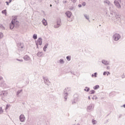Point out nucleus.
Returning <instances> with one entry per match:
<instances>
[{
  "instance_id": "1",
  "label": "nucleus",
  "mask_w": 125,
  "mask_h": 125,
  "mask_svg": "<svg viewBox=\"0 0 125 125\" xmlns=\"http://www.w3.org/2000/svg\"><path fill=\"white\" fill-rule=\"evenodd\" d=\"M19 23V21H17V20H16V18H15L12 20L11 23H10V29H11V30H12V29L14 28L15 25H17V26Z\"/></svg>"
},
{
  "instance_id": "2",
  "label": "nucleus",
  "mask_w": 125,
  "mask_h": 125,
  "mask_svg": "<svg viewBox=\"0 0 125 125\" xmlns=\"http://www.w3.org/2000/svg\"><path fill=\"white\" fill-rule=\"evenodd\" d=\"M71 92V88H65L63 91V94H64V101H67V97L68 96V94Z\"/></svg>"
},
{
  "instance_id": "3",
  "label": "nucleus",
  "mask_w": 125,
  "mask_h": 125,
  "mask_svg": "<svg viewBox=\"0 0 125 125\" xmlns=\"http://www.w3.org/2000/svg\"><path fill=\"white\" fill-rule=\"evenodd\" d=\"M121 35L119 33H115L112 36V39L115 42H118L121 39Z\"/></svg>"
},
{
  "instance_id": "4",
  "label": "nucleus",
  "mask_w": 125,
  "mask_h": 125,
  "mask_svg": "<svg viewBox=\"0 0 125 125\" xmlns=\"http://www.w3.org/2000/svg\"><path fill=\"white\" fill-rule=\"evenodd\" d=\"M111 15H113L112 20H116V21H119V20H121V18L120 17V16L119 15H117L116 13H111Z\"/></svg>"
},
{
  "instance_id": "5",
  "label": "nucleus",
  "mask_w": 125,
  "mask_h": 125,
  "mask_svg": "<svg viewBox=\"0 0 125 125\" xmlns=\"http://www.w3.org/2000/svg\"><path fill=\"white\" fill-rule=\"evenodd\" d=\"M93 109H94V104H91L87 106V112H91V111H93Z\"/></svg>"
},
{
  "instance_id": "6",
  "label": "nucleus",
  "mask_w": 125,
  "mask_h": 125,
  "mask_svg": "<svg viewBox=\"0 0 125 125\" xmlns=\"http://www.w3.org/2000/svg\"><path fill=\"white\" fill-rule=\"evenodd\" d=\"M19 120L21 123H25L26 121V117L24 114H21L19 116Z\"/></svg>"
},
{
  "instance_id": "7",
  "label": "nucleus",
  "mask_w": 125,
  "mask_h": 125,
  "mask_svg": "<svg viewBox=\"0 0 125 125\" xmlns=\"http://www.w3.org/2000/svg\"><path fill=\"white\" fill-rule=\"evenodd\" d=\"M2 100H4V98L7 96V92L6 91H2L0 94Z\"/></svg>"
},
{
  "instance_id": "8",
  "label": "nucleus",
  "mask_w": 125,
  "mask_h": 125,
  "mask_svg": "<svg viewBox=\"0 0 125 125\" xmlns=\"http://www.w3.org/2000/svg\"><path fill=\"white\" fill-rule=\"evenodd\" d=\"M43 80L44 83L47 84V85H49V84H50V82H49V79H48V77L43 76Z\"/></svg>"
},
{
  "instance_id": "9",
  "label": "nucleus",
  "mask_w": 125,
  "mask_h": 125,
  "mask_svg": "<svg viewBox=\"0 0 125 125\" xmlns=\"http://www.w3.org/2000/svg\"><path fill=\"white\" fill-rule=\"evenodd\" d=\"M36 45H42V38H39L38 39L37 41H36Z\"/></svg>"
},
{
  "instance_id": "10",
  "label": "nucleus",
  "mask_w": 125,
  "mask_h": 125,
  "mask_svg": "<svg viewBox=\"0 0 125 125\" xmlns=\"http://www.w3.org/2000/svg\"><path fill=\"white\" fill-rule=\"evenodd\" d=\"M61 26V20H59L57 22V24L54 25V27L57 29L58 28H59V27H60Z\"/></svg>"
},
{
  "instance_id": "11",
  "label": "nucleus",
  "mask_w": 125,
  "mask_h": 125,
  "mask_svg": "<svg viewBox=\"0 0 125 125\" xmlns=\"http://www.w3.org/2000/svg\"><path fill=\"white\" fill-rule=\"evenodd\" d=\"M102 63L105 66H108V65H110V62H109V61H107L106 60H103L102 61Z\"/></svg>"
},
{
  "instance_id": "12",
  "label": "nucleus",
  "mask_w": 125,
  "mask_h": 125,
  "mask_svg": "<svg viewBox=\"0 0 125 125\" xmlns=\"http://www.w3.org/2000/svg\"><path fill=\"white\" fill-rule=\"evenodd\" d=\"M114 4L116 7H117V8H121V4H120V3H119V1L118 0H115L114 1Z\"/></svg>"
},
{
  "instance_id": "13",
  "label": "nucleus",
  "mask_w": 125,
  "mask_h": 125,
  "mask_svg": "<svg viewBox=\"0 0 125 125\" xmlns=\"http://www.w3.org/2000/svg\"><path fill=\"white\" fill-rule=\"evenodd\" d=\"M37 56H38V57H39V58L43 57V52H38L37 54Z\"/></svg>"
},
{
  "instance_id": "14",
  "label": "nucleus",
  "mask_w": 125,
  "mask_h": 125,
  "mask_svg": "<svg viewBox=\"0 0 125 125\" xmlns=\"http://www.w3.org/2000/svg\"><path fill=\"white\" fill-rule=\"evenodd\" d=\"M23 59L25 61H30V60H31V58L28 55H25L23 57Z\"/></svg>"
},
{
  "instance_id": "15",
  "label": "nucleus",
  "mask_w": 125,
  "mask_h": 125,
  "mask_svg": "<svg viewBox=\"0 0 125 125\" xmlns=\"http://www.w3.org/2000/svg\"><path fill=\"white\" fill-rule=\"evenodd\" d=\"M65 15L68 18H71V16H72V13L70 11H67L65 13Z\"/></svg>"
},
{
  "instance_id": "16",
  "label": "nucleus",
  "mask_w": 125,
  "mask_h": 125,
  "mask_svg": "<svg viewBox=\"0 0 125 125\" xmlns=\"http://www.w3.org/2000/svg\"><path fill=\"white\" fill-rule=\"evenodd\" d=\"M57 63H58V64H64V60H63V59H61L60 60L57 61Z\"/></svg>"
},
{
  "instance_id": "17",
  "label": "nucleus",
  "mask_w": 125,
  "mask_h": 125,
  "mask_svg": "<svg viewBox=\"0 0 125 125\" xmlns=\"http://www.w3.org/2000/svg\"><path fill=\"white\" fill-rule=\"evenodd\" d=\"M22 91H23V89H21V90H19L17 93H16V95L18 97H19L20 95L19 94H20V93H21V92H22Z\"/></svg>"
},
{
  "instance_id": "18",
  "label": "nucleus",
  "mask_w": 125,
  "mask_h": 125,
  "mask_svg": "<svg viewBox=\"0 0 125 125\" xmlns=\"http://www.w3.org/2000/svg\"><path fill=\"white\" fill-rule=\"evenodd\" d=\"M104 3H106V4L108 5L109 6L112 5V4H111V2H110V1H109L108 0H105L104 1Z\"/></svg>"
},
{
  "instance_id": "19",
  "label": "nucleus",
  "mask_w": 125,
  "mask_h": 125,
  "mask_svg": "<svg viewBox=\"0 0 125 125\" xmlns=\"http://www.w3.org/2000/svg\"><path fill=\"white\" fill-rule=\"evenodd\" d=\"M42 22V24H43V25H44V26H46V25H47V22H46V20H45V19H43Z\"/></svg>"
},
{
  "instance_id": "20",
  "label": "nucleus",
  "mask_w": 125,
  "mask_h": 125,
  "mask_svg": "<svg viewBox=\"0 0 125 125\" xmlns=\"http://www.w3.org/2000/svg\"><path fill=\"white\" fill-rule=\"evenodd\" d=\"M18 46L19 48H23L24 47V45L22 43H19L18 44Z\"/></svg>"
},
{
  "instance_id": "21",
  "label": "nucleus",
  "mask_w": 125,
  "mask_h": 125,
  "mask_svg": "<svg viewBox=\"0 0 125 125\" xmlns=\"http://www.w3.org/2000/svg\"><path fill=\"white\" fill-rule=\"evenodd\" d=\"M109 6V10L113 12V11H114V5L111 4V5Z\"/></svg>"
},
{
  "instance_id": "22",
  "label": "nucleus",
  "mask_w": 125,
  "mask_h": 125,
  "mask_svg": "<svg viewBox=\"0 0 125 125\" xmlns=\"http://www.w3.org/2000/svg\"><path fill=\"white\" fill-rule=\"evenodd\" d=\"M84 17L85 18V19H86L87 20H88V21H89V16H88L87 14H84L83 15Z\"/></svg>"
},
{
  "instance_id": "23",
  "label": "nucleus",
  "mask_w": 125,
  "mask_h": 125,
  "mask_svg": "<svg viewBox=\"0 0 125 125\" xmlns=\"http://www.w3.org/2000/svg\"><path fill=\"white\" fill-rule=\"evenodd\" d=\"M100 87V86L99 85H96L93 87V89L95 90H96V89H98V88H99Z\"/></svg>"
},
{
  "instance_id": "24",
  "label": "nucleus",
  "mask_w": 125,
  "mask_h": 125,
  "mask_svg": "<svg viewBox=\"0 0 125 125\" xmlns=\"http://www.w3.org/2000/svg\"><path fill=\"white\" fill-rule=\"evenodd\" d=\"M84 91H86L87 92H88L89 91L90 89L89 87H85V88L84 89Z\"/></svg>"
},
{
  "instance_id": "25",
  "label": "nucleus",
  "mask_w": 125,
  "mask_h": 125,
  "mask_svg": "<svg viewBox=\"0 0 125 125\" xmlns=\"http://www.w3.org/2000/svg\"><path fill=\"white\" fill-rule=\"evenodd\" d=\"M34 40H37L38 39V35L37 34H34L33 36Z\"/></svg>"
},
{
  "instance_id": "26",
  "label": "nucleus",
  "mask_w": 125,
  "mask_h": 125,
  "mask_svg": "<svg viewBox=\"0 0 125 125\" xmlns=\"http://www.w3.org/2000/svg\"><path fill=\"white\" fill-rule=\"evenodd\" d=\"M77 100H78V98H76L74 99V101H72V104H75L76 103H77Z\"/></svg>"
},
{
  "instance_id": "27",
  "label": "nucleus",
  "mask_w": 125,
  "mask_h": 125,
  "mask_svg": "<svg viewBox=\"0 0 125 125\" xmlns=\"http://www.w3.org/2000/svg\"><path fill=\"white\" fill-rule=\"evenodd\" d=\"M66 59L67 61H71V56H68L66 57Z\"/></svg>"
},
{
  "instance_id": "28",
  "label": "nucleus",
  "mask_w": 125,
  "mask_h": 125,
  "mask_svg": "<svg viewBox=\"0 0 125 125\" xmlns=\"http://www.w3.org/2000/svg\"><path fill=\"white\" fill-rule=\"evenodd\" d=\"M3 113V110H2V107H0V115H1Z\"/></svg>"
},
{
  "instance_id": "29",
  "label": "nucleus",
  "mask_w": 125,
  "mask_h": 125,
  "mask_svg": "<svg viewBox=\"0 0 125 125\" xmlns=\"http://www.w3.org/2000/svg\"><path fill=\"white\" fill-rule=\"evenodd\" d=\"M92 123L93 125H95L97 123L96 120H95L94 119H92Z\"/></svg>"
},
{
  "instance_id": "30",
  "label": "nucleus",
  "mask_w": 125,
  "mask_h": 125,
  "mask_svg": "<svg viewBox=\"0 0 125 125\" xmlns=\"http://www.w3.org/2000/svg\"><path fill=\"white\" fill-rule=\"evenodd\" d=\"M2 38H3V34H2L1 32H0V40L2 39Z\"/></svg>"
},
{
  "instance_id": "31",
  "label": "nucleus",
  "mask_w": 125,
  "mask_h": 125,
  "mask_svg": "<svg viewBox=\"0 0 125 125\" xmlns=\"http://www.w3.org/2000/svg\"><path fill=\"white\" fill-rule=\"evenodd\" d=\"M94 93H95V90H92L90 91V94H94Z\"/></svg>"
},
{
  "instance_id": "32",
  "label": "nucleus",
  "mask_w": 125,
  "mask_h": 125,
  "mask_svg": "<svg viewBox=\"0 0 125 125\" xmlns=\"http://www.w3.org/2000/svg\"><path fill=\"white\" fill-rule=\"evenodd\" d=\"M97 97H96V96H93V97L92 98V99L93 100H97Z\"/></svg>"
},
{
  "instance_id": "33",
  "label": "nucleus",
  "mask_w": 125,
  "mask_h": 125,
  "mask_svg": "<svg viewBox=\"0 0 125 125\" xmlns=\"http://www.w3.org/2000/svg\"><path fill=\"white\" fill-rule=\"evenodd\" d=\"M2 13L3 14H5V15H6V10H4L2 11Z\"/></svg>"
},
{
  "instance_id": "34",
  "label": "nucleus",
  "mask_w": 125,
  "mask_h": 125,
  "mask_svg": "<svg viewBox=\"0 0 125 125\" xmlns=\"http://www.w3.org/2000/svg\"><path fill=\"white\" fill-rule=\"evenodd\" d=\"M69 9L70 10L72 11V10H75V8H74V7L73 6H71L70 8H69Z\"/></svg>"
},
{
  "instance_id": "35",
  "label": "nucleus",
  "mask_w": 125,
  "mask_h": 125,
  "mask_svg": "<svg viewBox=\"0 0 125 125\" xmlns=\"http://www.w3.org/2000/svg\"><path fill=\"white\" fill-rule=\"evenodd\" d=\"M47 46H48V43H46L45 46H44V48H47Z\"/></svg>"
},
{
  "instance_id": "36",
  "label": "nucleus",
  "mask_w": 125,
  "mask_h": 125,
  "mask_svg": "<svg viewBox=\"0 0 125 125\" xmlns=\"http://www.w3.org/2000/svg\"><path fill=\"white\" fill-rule=\"evenodd\" d=\"M55 1L56 4H58V3H59V0H55Z\"/></svg>"
},
{
  "instance_id": "37",
  "label": "nucleus",
  "mask_w": 125,
  "mask_h": 125,
  "mask_svg": "<svg viewBox=\"0 0 125 125\" xmlns=\"http://www.w3.org/2000/svg\"><path fill=\"white\" fill-rule=\"evenodd\" d=\"M86 4V3H85V2H83L82 3V5H83V6H85Z\"/></svg>"
},
{
  "instance_id": "38",
  "label": "nucleus",
  "mask_w": 125,
  "mask_h": 125,
  "mask_svg": "<svg viewBox=\"0 0 125 125\" xmlns=\"http://www.w3.org/2000/svg\"><path fill=\"white\" fill-rule=\"evenodd\" d=\"M95 78L97 77V72H95L94 74Z\"/></svg>"
},
{
  "instance_id": "39",
  "label": "nucleus",
  "mask_w": 125,
  "mask_h": 125,
  "mask_svg": "<svg viewBox=\"0 0 125 125\" xmlns=\"http://www.w3.org/2000/svg\"><path fill=\"white\" fill-rule=\"evenodd\" d=\"M72 2H73L74 3H75V2H77V0H71Z\"/></svg>"
},
{
  "instance_id": "40",
  "label": "nucleus",
  "mask_w": 125,
  "mask_h": 125,
  "mask_svg": "<svg viewBox=\"0 0 125 125\" xmlns=\"http://www.w3.org/2000/svg\"><path fill=\"white\" fill-rule=\"evenodd\" d=\"M17 61H20V62H23V60L22 59H17Z\"/></svg>"
},
{
  "instance_id": "41",
  "label": "nucleus",
  "mask_w": 125,
  "mask_h": 125,
  "mask_svg": "<svg viewBox=\"0 0 125 125\" xmlns=\"http://www.w3.org/2000/svg\"><path fill=\"white\" fill-rule=\"evenodd\" d=\"M106 74H107L106 72H105V71L104 72V73H103L104 76H105Z\"/></svg>"
},
{
  "instance_id": "42",
  "label": "nucleus",
  "mask_w": 125,
  "mask_h": 125,
  "mask_svg": "<svg viewBox=\"0 0 125 125\" xmlns=\"http://www.w3.org/2000/svg\"><path fill=\"white\" fill-rule=\"evenodd\" d=\"M109 69H110V66H107L106 67V70H109Z\"/></svg>"
},
{
  "instance_id": "43",
  "label": "nucleus",
  "mask_w": 125,
  "mask_h": 125,
  "mask_svg": "<svg viewBox=\"0 0 125 125\" xmlns=\"http://www.w3.org/2000/svg\"><path fill=\"white\" fill-rule=\"evenodd\" d=\"M78 7L80 8L82 7V4H79Z\"/></svg>"
},
{
  "instance_id": "44",
  "label": "nucleus",
  "mask_w": 125,
  "mask_h": 125,
  "mask_svg": "<svg viewBox=\"0 0 125 125\" xmlns=\"http://www.w3.org/2000/svg\"><path fill=\"white\" fill-rule=\"evenodd\" d=\"M43 49L44 51H46V48L43 47Z\"/></svg>"
},
{
  "instance_id": "45",
  "label": "nucleus",
  "mask_w": 125,
  "mask_h": 125,
  "mask_svg": "<svg viewBox=\"0 0 125 125\" xmlns=\"http://www.w3.org/2000/svg\"><path fill=\"white\" fill-rule=\"evenodd\" d=\"M110 72H107V73H106V75H107V76H108V75H110Z\"/></svg>"
},
{
  "instance_id": "46",
  "label": "nucleus",
  "mask_w": 125,
  "mask_h": 125,
  "mask_svg": "<svg viewBox=\"0 0 125 125\" xmlns=\"http://www.w3.org/2000/svg\"><path fill=\"white\" fill-rule=\"evenodd\" d=\"M62 2H63V3H66V2H67V1H66V0H63V1H62Z\"/></svg>"
},
{
  "instance_id": "47",
  "label": "nucleus",
  "mask_w": 125,
  "mask_h": 125,
  "mask_svg": "<svg viewBox=\"0 0 125 125\" xmlns=\"http://www.w3.org/2000/svg\"><path fill=\"white\" fill-rule=\"evenodd\" d=\"M6 3L7 5H9V3H8V1H6Z\"/></svg>"
},
{
  "instance_id": "48",
  "label": "nucleus",
  "mask_w": 125,
  "mask_h": 125,
  "mask_svg": "<svg viewBox=\"0 0 125 125\" xmlns=\"http://www.w3.org/2000/svg\"><path fill=\"white\" fill-rule=\"evenodd\" d=\"M1 80H2V77L0 76V81H1Z\"/></svg>"
},
{
  "instance_id": "49",
  "label": "nucleus",
  "mask_w": 125,
  "mask_h": 125,
  "mask_svg": "<svg viewBox=\"0 0 125 125\" xmlns=\"http://www.w3.org/2000/svg\"><path fill=\"white\" fill-rule=\"evenodd\" d=\"M6 109H8V104L6 105Z\"/></svg>"
},
{
  "instance_id": "50",
  "label": "nucleus",
  "mask_w": 125,
  "mask_h": 125,
  "mask_svg": "<svg viewBox=\"0 0 125 125\" xmlns=\"http://www.w3.org/2000/svg\"><path fill=\"white\" fill-rule=\"evenodd\" d=\"M39 2H42V0H39Z\"/></svg>"
},
{
  "instance_id": "51",
  "label": "nucleus",
  "mask_w": 125,
  "mask_h": 125,
  "mask_svg": "<svg viewBox=\"0 0 125 125\" xmlns=\"http://www.w3.org/2000/svg\"><path fill=\"white\" fill-rule=\"evenodd\" d=\"M88 98L89 100H90V96H88Z\"/></svg>"
},
{
  "instance_id": "52",
  "label": "nucleus",
  "mask_w": 125,
  "mask_h": 125,
  "mask_svg": "<svg viewBox=\"0 0 125 125\" xmlns=\"http://www.w3.org/2000/svg\"><path fill=\"white\" fill-rule=\"evenodd\" d=\"M94 77V74H92V78H93Z\"/></svg>"
},
{
  "instance_id": "53",
  "label": "nucleus",
  "mask_w": 125,
  "mask_h": 125,
  "mask_svg": "<svg viewBox=\"0 0 125 125\" xmlns=\"http://www.w3.org/2000/svg\"><path fill=\"white\" fill-rule=\"evenodd\" d=\"M37 48H39V45H36Z\"/></svg>"
},
{
  "instance_id": "54",
  "label": "nucleus",
  "mask_w": 125,
  "mask_h": 125,
  "mask_svg": "<svg viewBox=\"0 0 125 125\" xmlns=\"http://www.w3.org/2000/svg\"><path fill=\"white\" fill-rule=\"evenodd\" d=\"M118 1H119V2H121V0H118Z\"/></svg>"
},
{
  "instance_id": "55",
  "label": "nucleus",
  "mask_w": 125,
  "mask_h": 125,
  "mask_svg": "<svg viewBox=\"0 0 125 125\" xmlns=\"http://www.w3.org/2000/svg\"><path fill=\"white\" fill-rule=\"evenodd\" d=\"M123 106L124 108H125V104H124V105H123Z\"/></svg>"
},
{
  "instance_id": "56",
  "label": "nucleus",
  "mask_w": 125,
  "mask_h": 125,
  "mask_svg": "<svg viewBox=\"0 0 125 125\" xmlns=\"http://www.w3.org/2000/svg\"><path fill=\"white\" fill-rule=\"evenodd\" d=\"M9 0V2H11V1H12V0Z\"/></svg>"
},
{
  "instance_id": "57",
  "label": "nucleus",
  "mask_w": 125,
  "mask_h": 125,
  "mask_svg": "<svg viewBox=\"0 0 125 125\" xmlns=\"http://www.w3.org/2000/svg\"><path fill=\"white\" fill-rule=\"evenodd\" d=\"M71 73L72 74H73V75H75L74 73H73V72H71Z\"/></svg>"
},
{
  "instance_id": "58",
  "label": "nucleus",
  "mask_w": 125,
  "mask_h": 125,
  "mask_svg": "<svg viewBox=\"0 0 125 125\" xmlns=\"http://www.w3.org/2000/svg\"><path fill=\"white\" fill-rule=\"evenodd\" d=\"M50 7L52 6V4H50Z\"/></svg>"
},
{
  "instance_id": "59",
  "label": "nucleus",
  "mask_w": 125,
  "mask_h": 125,
  "mask_svg": "<svg viewBox=\"0 0 125 125\" xmlns=\"http://www.w3.org/2000/svg\"><path fill=\"white\" fill-rule=\"evenodd\" d=\"M105 14H107V11H105Z\"/></svg>"
},
{
  "instance_id": "60",
  "label": "nucleus",
  "mask_w": 125,
  "mask_h": 125,
  "mask_svg": "<svg viewBox=\"0 0 125 125\" xmlns=\"http://www.w3.org/2000/svg\"><path fill=\"white\" fill-rule=\"evenodd\" d=\"M77 125H80V124H77Z\"/></svg>"
},
{
  "instance_id": "61",
  "label": "nucleus",
  "mask_w": 125,
  "mask_h": 125,
  "mask_svg": "<svg viewBox=\"0 0 125 125\" xmlns=\"http://www.w3.org/2000/svg\"><path fill=\"white\" fill-rule=\"evenodd\" d=\"M124 77H125V75H124Z\"/></svg>"
}]
</instances>
